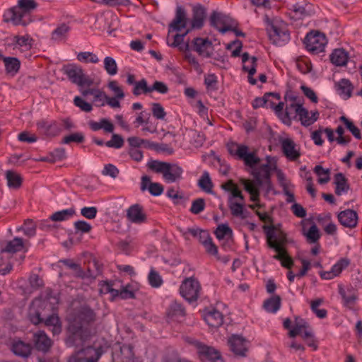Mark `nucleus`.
<instances>
[{
    "label": "nucleus",
    "mask_w": 362,
    "mask_h": 362,
    "mask_svg": "<svg viewBox=\"0 0 362 362\" xmlns=\"http://www.w3.org/2000/svg\"><path fill=\"white\" fill-rule=\"evenodd\" d=\"M211 24L221 33L233 31L238 36H243L242 32L235 29V22L229 16L220 13H214L211 16Z\"/></svg>",
    "instance_id": "obj_5"
},
{
    "label": "nucleus",
    "mask_w": 362,
    "mask_h": 362,
    "mask_svg": "<svg viewBox=\"0 0 362 362\" xmlns=\"http://www.w3.org/2000/svg\"><path fill=\"white\" fill-rule=\"evenodd\" d=\"M307 328H308V323L303 319L296 317L294 326L290 329L288 335L291 337H295L297 335H300Z\"/></svg>",
    "instance_id": "obj_51"
},
{
    "label": "nucleus",
    "mask_w": 362,
    "mask_h": 362,
    "mask_svg": "<svg viewBox=\"0 0 362 362\" xmlns=\"http://www.w3.org/2000/svg\"><path fill=\"white\" fill-rule=\"evenodd\" d=\"M81 94L83 97L91 95L93 97L92 102L95 107H101L106 105L107 95L100 89L98 88H88L82 90Z\"/></svg>",
    "instance_id": "obj_20"
},
{
    "label": "nucleus",
    "mask_w": 362,
    "mask_h": 362,
    "mask_svg": "<svg viewBox=\"0 0 362 362\" xmlns=\"http://www.w3.org/2000/svg\"><path fill=\"white\" fill-rule=\"evenodd\" d=\"M303 106L294 101L287 104L286 107L281 110V114H278L277 116L279 119L286 124H290L291 119L298 117L300 110Z\"/></svg>",
    "instance_id": "obj_14"
},
{
    "label": "nucleus",
    "mask_w": 362,
    "mask_h": 362,
    "mask_svg": "<svg viewBox=\"0 0 362 362\" xmlns=\"http://www.w3.org/2000/svg\"><path fill=\"white\" fill-rule=\"evenodd\" d=\"M141 190H148L153 196H160L163 192V187L158 182H152L151 177L147 175H144L141 177Z\"/></svg>",
    "instance_id": "obj_24"
},
{
    "label": "nucleus",
    "mask_w": 362,
    "mask_h": 362,
    "mask_svg": "<svg viewBox=\"0 0 362 362\" xmlns=\"http://www.w3.org/2000/svg\"><path fill=\"white\" fill-rule=\"evenodd\" d=\"M189 21L186 16V13L182 7H177L176 11L175 18L170 24L169 33L173 32H184L189 29L188 24Z\"/></svg>",
    "instance_id": "obj_17"
},
{
    "label": "nucleus",
    "mask_w": 362,
    "mask_h": 362,
    "mask_svg": "<svg viewBox=\"0 0 362 362\" xmlns=\"http://www.w3.org/2000/svg\"><path fill=\"white\" fill-rule=\"evenodd\" d=\"M112 361L113 362H134L132 349L127 345L119 347V353H113Z\"/></svg>",
    "instance_id": "obj_30"
},
{
    "label": "nucleus",
    "mask_w": 362,
    "mask_h": 362,
    "mask_svg": "<svg viewBox=\"0 0 362 362\" xmlns=\"http://www.w3.org/2000/svg\"><path fill=\"white\" fill-rule=\"evenodd\" d=\"M281 146L284 155L288 158H298L300 156L298 147L291 139H285L282 140Z\"/></svg>",
    "instance_id": "obj_31"
},
{
    "label": "nucleus",
    "mask_w": 362,
    "mask_h": 362,
    "mask_svg": "<svg viewBox=\"0 0 362 362\" xmlns=\"http://www.w3.org/2000/svg\"><path fill=\"white\" fill-rule=\"evenodd\" d=\"M272 246L273 247V249L276 252V255L274 256V258L281 261V264L283 267L290 269L292 267L293 262L291 257L288 255L286 250L284 248H280L276 245H273Z\"/></svg>",
    "instance_id": "obj_39"
},
{
    "label": "nucleus",
    "mask_w": 362,
    "mask_h": 362,
    "mask_svg": "<svg viewBox=\"0 0 362 362\" xmlns=\"http://www.w3.org/2000/svg\"><path fill=\"white\" fill-rule=\"evenodd\" d=\"M124 144L123 137L117 134H112L111 139L105 143V145L110 148H121Z\"/></svg>",
    "instance_id": "obj_62"
},
{
    "label": "nucleus",
    "mask_w": 362,
    "mask_h": 362,
    "mask_svg": "<svg viewBox=\"0 0 362 362\" xmlns=\"http://www.w3.org/2000/svg\"><path fill=\"white\" fill-rule=\"evenodd\" d=\"M334 87L337 94L343 99L346 100L351 96L354 87L349 80L342 78L335 83Z\"/></svg>",
    "instance_id": "obj_28"
},
{
    "label": "nucleus",
    "mask_w": 362,
    "mask_h": 362,
    "mask_svg": "<svg viewBox=\"0 0 362 362\" xmlns=\"http://www.w3.org/2000/svg\"><path fill=\"white\" fill-rule=\"evenodd\" d=\"M45 325L49 327L53 334H59L62 331V325L59 317L52 314L45 320Z\"/></svg>",
    "instance_id": "obj_44"
},
{
    "label": "nucleus",
    "mask_w": 362,
    "mask_h": 362,
    "mask_svg": "<svg viewBox=\"0 0 362 362\" xmlns=\"http://www.w3.org/2000/svg\"><path fill=\"white\" fill-rule=\"evenodd\" d=\"M339 122L343 123L345 128L349 131L356 139H360L361 138L360 129L354 124L352 120L345 116H341L339 117Z\"/></svg>",
    "instance_id": "obj_45"
},
{
    "label": "nucleus",
    "mask_w": 362,
    "mask_h": 362,
    "mask_svg": "<svg viewBox=\"0 0 362 362\" xmlns=\"http://www.w3.org/2000/svg\"><path fill=\"white\" fill-rule=\"evenodd\" d=\"M215 235L218 239L221 240L226 237H231L233 231L227 224H221L218 226L215 230Z\"/></svg>",
    "instance_id": "obj_61"
},
{
    "label": "nucleus",
    "mask_w": 362,
    "mask_h": 362,
    "mask_svg": "<svg viewBox=\"0 0 362 362\" xmlns=\"http://www.w3.org/2000/svg\"><path fill=\"white\" fill-rule=\"evenodd\" d=\"M267 30L269 39L276 45L281 46L290 40L286 24L279 18L269 19L266 18Z\"/></svg>",
    "instance_id": "obj_3"
},
{
    "label": "nucleus",
    "mask_w": 362,
    "mask_h": 362,
    "mask_svg": "<svg viewBox=\"0 0 362 362\" xmlns=\"http://www.w3.org/2000/svg\"><path fill=\"white\" fill-rule=\"evenodd\" d=\"M330 60L335 66H345L349 60V54L344 49H336L331 54Z\"/></svg>",
    "instance_id": "obj_37"
},
{
    "label": "nucleus",
    "mask_w": 362,
    "mask_h": 362,
    "mask_svg": "<svg viewBox=\"0 0 362 362\" xmlns=\"http://www.w3.org/2000/svg\"><path fill=\"white\" fill-rule=\"evenodd\" d=\"M32 351V346L28 343L22 341H15L12 344V351L14 354L21 356L28 357Z\"/></svg>",
    "instance_id": "obj_40"
},
{
    "label": "nucleus",
    "mask_w": 362,
    "mask_h": 362,
    "mask_svg": "<svg viewBox=\"0 0 362 362\" xmlns=\"http://www.w3.org/2000/svg\"><path fill=\"white\" fill-rule=\"evenodd\" d=\"M74 214V210L72 209H64L54 213L50 219L54 221H63L71 218Z\"/></svg>",
    "instance_id": "obj_54"
},
{
    "label": "nucleus",
    "mask_w": 362,
    "mask_h": 362,
    "mask_svg": "<svg viewBox=\"0 0 362 362\" xmlns=\"http://www.w3.org/2000/svg\"><path fill=\"white\" fill-rule=\"evenodd\" d=\"M99 349L87 346L76 352L69 360V362H97L101 356Z\"/></svg>",
    "instance_id": "obj_9"
},
{
    "label": "nucleus",
    "mask_w": 362,
    "mask_h": 362,
    "mask_svg": "<svg viewBox=\"0 0 362 362\" xmlns=\"http://www.w3.org/2000/svg\"><path fill=\"white\" fill-rule=\"evenodd\" d=\"M198 186L208 194L213 193V183L208 172L204 171L198 181Z\"/></svg>",
    "instance_id": "obj_47"
},
{
    "label": "nucleus",
    "mask_w": 362,
    "mask_h": 362,
    "mask_svg": "<svg viewBox=\"0 0 362 362\" xmlns=\"http://www.w3.org/2000/svg\"><path fill=\"white\" fill-rule=\"evenodd\" d=\"M243 68L244 71L248 73V81L252 85L257 83L252 76L256 73L257 59L255 57H250L247 53H243L242 55Z\"/></svg>",
    "instance_id": "obj_21"
},
{
    "label": "nucleus",
    "mask_w": 362,
    "mask_h": 362,
    "mask_svg": "<svg viewBox=\"0 0 362 362\" xmlns=\"http://www.w3.org/2000/svg\"><path fill=\"white\" fill-rule=\"evenodd\" d=\"M304 235L309 243H315L320 238L319 230L315 224L312 225Z\"/></svg>",
    "instance_id": "obj_58"
},
{
    "label": "nucleus",
    "mask_w": 362,
    "mask_h": 362,
    "mask_svg": "<svg viewBox=\"0 0 362 362\" xmlns=\"http://www.w3.org/2000/svg\"><path fill=\"white\" fill-rule=\"evenodd\" d=\"M24 245L22 238H15L12 240L8 241L5 247L2 248L0 250V254L1 255V259H2V255L5 253H15L19 251H21L23 249Z\"/></svg>",
    "instance_id": "obj_35"
},
{
    "label": "nucleus",
    "mask_w": 362,
    "mask_h": 362,
    "mask_svg": "<svg viewBox=\"0 0 362 362\" xmlns=\"http://www.w3.org/2000/svg\"><path fill=\"white\" fill-rule=\"evenodd\" d=\"M265 98V107L274 110L277 115L281 114V110H284V104L280 101V95L275 93H268L264 94Z\"/></svg>",
    "instance_id": "obj_25"
},
{
    "label": "nucleus",
    "mask_w": 362,
    "mask_h": 362,
    "mask_svg": "<svg viewBox=\"0 0 362 362\" xmlns=\"http://www.w3.org/2000/svg\"><path fill=\"white\" fill-rule=\"evenodd\" d=\"M200 290L201 286L199 281L192 277L185 279L180 286L181 296L189 302L197 300Z\"/></svg>",
    "instance_id": "obj_6"
},
{
    "label": "nucleus",
    "mask_w": 362,
    "mask_h": 362,
    "mask_svg": "<svg viewBox=\"0 0 362 362\" xmlns=\"http://www.w3.org/2000/svg\"><path fill=\"white\" fill-rule=\"evenodd\" d=\"M37 129L47 136H53L56 134L57 128L54 120L41 119L37 122Z\"/></svg>",
    "instance_id": "obj_38"
},
{
    "label": "nucleus",
    "mask_w": 362,
    "mask_h": 362,
    "mask_svg": "<svg viewBox=\"0 0 362 362\" xmlns=\"http://www.w3.org/2000/svg\"><path fill=\"white\" fill-rule=\"evenodd\" d=\"M88 124L94 132L103 129L105 133H113L115 129L113 123L107 118H101L98 121L90 120Z\"/></svg>",
    "instance_id": "obj_27"
},
{
    "label": "nucleus",
    "mask_w": 362,
    "mask_h": 362,
    "mask_svg": "<svg viewBox=\"0 0 362 362\" xmlns=\"http://www.w3.org/2000/svg\"><path fill=\"white\" fill-rule=\"evenodd\" d=\"M5 177L7 181V186L9 189H18L21 187L23 179L19 173L13 170H8L5 172Z\"/></svg>",
    "instance_id": "obj_36"
},
{
    "label": "nucleus",
    "mask_w": 362,
    "mask_h": 362,
    "mask_svg": "<svg viewBox=\"0 0 362 362\" xmlns=\"http://www.w3.org/2000/svg\"><path fill=\"white\" fill-rule=\"evenodd\" d=\"M192 344L196 349L197 353L201 360H206L211 362H224L220 352L215 348L207 346L198 341H194Z\"/></svg>",
    "instance_id": "obj_7"
},
{
    "label": "nucleus",
    "mask_w": 362,
    "mask_h": 362,
    "mask_svg": "<svg viewBox=\"0 0 362 362\" xmlns=\"http://www.w3.org/2000/svg\"><path fill=\"white\" fill-rule=\"evenodd\" d=\"M286 234L276 226L269 227L267 230V241L269 247L273 249L272 245H276L280 248H284L283 245L286 243Z\"/></svg>",
    "instance_id": "obj_15"
},
{
    "label": "nucleus",
    "mask_w": 362,
    "mask_h": 362,
    "mask_svg": "<svg viewBox=\"0 0 362 362\" xmlns=\"http://www.w3.org/2000/svg\"><path fill=\"white\" fill-rule=\"evenodd\" d=\"M95 313L88 307H82L70 314L67 319L66 346L69 347L82 346L86 329L90 323L95 322Z\"/></svg>",
    "instance_id": "obj_1"
},
{
    "label": "nucleus",
    "mask_w": 362,
    "mask_h": 362,
    "mask_svg": "<svg viewBox=\"0 0 362 362\" xmlns=\"http://www.w3.org/2000/svg\"><path fill=\"white\" fill-rule=\"evenodd\" d=\"M70 30L69 25L63 23L58 26L52 33V38L59 40L64 38Z\"/></svg>",
    "instance_id": "obj_64"
},
{
    "label": "nucleus",
    "mask_w": 362,
    "mask_h": 362,
    "mask_svg": "<svg viewBox=\"0 0 362 362\" xmlns=\"http://www.w3.org/2000/svg\"><path fill=\"white\" fill-rule=\"evenodd\" d=\"M64 74L74 83L79 86H83L87 83V80L84 76L83 71L81 67L76 64H69L63 67Z\"/></svg>",
    "instance_id": "obj_11"
},
{
    "label": "nucleus",
    "mask_w": 362,
    "mask_h": 362,
    "mask_svg": "<svg viewBox=\"0 0 362 362\" xmlns=\"http://www.w3.org/2000/svg\"><path fill=\"white\" fill-rule=\"evenodd\" d=\"M45 304V301L42 300L41 299H35L29 308V317L30 321L35 324L37 325L40 322H42V318L40 317L41 313L37 309V308Z\"/></svg>",
    "instance_id": "obj_34"
},
{
    "label": "nucleus",
    "mask_w": 362,
    "mask_h": 362,
    "mask_svg": "<svg viewBox=\"0 0 362 362\" xmlns=\"http://www.w3.org/2000/svg\"><path fill=\"white\" fill-rule=\"evenodd\" d=\"M3 17L6 22L12 23L14 25H25L28 23V21L25 19V14L18 6L5 11Z\"/></svg>",
    "instance_id": "obj_16"
},
{
    "label": "nucleus",
    "mask_w": 362,
    "mask_h": 362,
    "mask_svg": "<svg viewBox=\"0 0 362 362\" xmlns=\"http://www.w3.org/2000/svg\"><path fill=\"white\" fill-rule=\"evenodd\" d=\"M227 148L231 156L238 158H257L255 151L243 144L230 141L228 143Z\"/></svg>",
    "instance_id": "obj_12"
},
{
    "label": "nucleus",
    "mask_w": 362,
    "mask_h": 362,
    "mask_svg": "<svg viewBox=\"0 0 362 362\" xmlns=\"http://www.w3.org/2000/svg\"><path fill=\"white\" fill-rule=\"evenodd\" d=\"M168 316L171 318L178 320L185 315V310L182 304L177 302H173L168 311Z\"/></svg>",
    "instance_id": "obj_48"
},
{
    "label": "nucleus",
    "mask_w": 362,
    "mask_h": 362,
    "mask_svg": "<svg viewBox=\"0 0 362 362\" xmlns=\"http://www.w3.org/2000/svg\"><path fill=\"white\" fill-rule=\"evenodd\" d=\"M338 219L340 223L344 227L353 228L358 223V214L351 209H346L338 214Z\"/></svg>",
    "instance_id": "obj_23"
},
{
    "label": "nucleus",
    "mask_w": 362,
    "mask_h": 362,
    "mask_svg": "<svg viewBox=\"0 0 362 362\" xmlns=\"http://www.w3.org/2000/svg\"><path fill=\"white\" fill-rule=\"evenodd\" d=\"M16 47L19 48L22 51H26L31 48L32 39L28 35L16 37Z\"/></svg>",
    "instance_id": "obj_55"
},
{
    "label": "nucleus",
    "mask_w": 362,
    "mask_h": 362,
    "mask_svg": "<svg viewBox=\"0 0 362 362\" xmlns=\"http://www.w3.org/2000/svg\"><path fill=\"white\" fill-rule=\"evenodd\" d=\"M244 201L235 202L232 198H228V207L230 210L231 214L233 216L239 217L242 219L246 216L244 214Z\"/></svg>",
    "instance_id": "obj_43"
},
{
    "label": "nucleus",
    "mask_w": 362,
    "mask_h": 362,
    "mask_svg": "<svg viewBox=\"0 0 362 362\" xmlns=\"http://www.w3.org/2000/svg\"><path fill=\"white\" fill-rule=\"evenodd\" d=\"M206 17L205 9L200 6H194L193 8V17L190 22L192 29H199L204 25Z\"/></svg>",
    "instance_id": "obj_32"
},
{
    "label": "nucleus",
    "mask_w": 362,
    "mask_h": 362,
    "mask_svg": "<svg viewBox=\"0 0 362 362\" xmlns=\"http://www.w3.org/2000/svg\"><path fill=\"white\" fill-rule=\"evenodd\" d=\"M129 149L134 150L138 148H144L146 150L153 151L158 153L164 152L165 148L150 140L144 139L138 136H130L127 140Z\"/></svg>",
    "instance_id": "obj_10"
},
{
    "label": "nucleus",
    "mask_w": 362,
    "mask_h": 362,
    "mask_svg": "<svg viewBox=\"0 0 362 362\" xmlns=\"http://www.w3.org/2000/svg\"><path fill=\"white\" fill-rule=\"evenodd\" d=\"M327 42L325 35L317 31L310 32L306 35L305 40L307 49L313 53L322 52Z\"/></svg>",
    "instance_id": "obj_8"
},
{
    "label": "nucleus",
    "mask_w": 362,
    "mask_h": 362,
    "mask_svg": "<svg viewBox=\"0 0 362 362\" xmlns=\"http://www.w3.org/2000/svg\"><path fill=\"white\" fill-rule=\"evenodd\" d=\"M17 6L27 16L31 11L37 7V4L34 0H18Z\"/></svg>",
    "instance_id": "obj_59"
},
{
    "label": "nucleus",
    "mask_w": 362,
    "mask_h": 362,
    "mask_svg": "<svg viewBox=\"0 0 362 362\" xmlns=\"http://www.w3.org/2000/svg\"><path fill=\"white\" fill-rule=\"evenodd\" d=\"M336 188L335 193L338 196H341L348 192L349 189V185L347 182V180L342 173H337L334 176V182Z\"/></svg>",
    "instance_id": "obj_41"
},
{
    "label": "nucleus",
    "mask_w": 362,
    "mask_h": 362,
    "mask_svg": "<svg viewBox=\"0 0 362 362\" xmlns=\"http://www.w3.org/2000/svg\"><path fill=\"white\" fill-rule=\"evenodd\" d=\"M310 5L297 3L293 5V18H303L310 14Z\"/></svg>",
    "instance_id": "obj_50"
},
{
    "label": "nucleus",
    "mask_w": 362,
    "mask_h": 362,
    "mask_svg": "<svg viewBox=\"0 0 362 362\" xmlns=\"http://www.w3.org/2000/svg\"><path fill=\"white\" fill-rule=\"evenodd\" d=\"M244 160L245 165L251 169L252 174L259 185L269 180L271 173L276 168L274 160H266L265 163H261V160Z\"/></svg>",
    "instance_id": "obj_4"
},
{
    "label": "nucleus",
    "mask_w": 362,
    "mask_h": 362,
    "mask_svg": "<svg viewBox=\"0 0 362 362\" xmlns=\"http://www.w3.org/2000/svg\"><path fill=\"white\" fill-rule=\"evenodd\" d=\"M77 59L83 63L96 64L99 62V59L96 54L91 52H81L76 55Z\"/></svg>",
    "instance_id": "obj_53"
},
{
    "label": "nucleus",
    "mask_w": 362,
    "mask_h": 362,
    "mask_svg": "<svg viewBox=\"0 0 362 362\" xmlns=\"http://www.w3.org/2000/svg\"><path fill=\"white\" fill-rule=\"evenodd\" d=\"M319 117V112L317 110L308 111L304 107L300 110L298 119L303 126H310L315 122Z\"/></svg>",
    "instance_id": "obj_33"
},
{
    "label": "nucleus",
    "mask_w": 362,
    "mask_h": 362,
    "mask_svg": "<svg viewBox=\"0 0 362 362\" xmlns=\"http://www.w3.org/2000/svg\"><path fill=\"white\" fill-rule=\"evenodd\" d=\"M104 69L110 76H115L117 74V65L116 61L112 57H105Z\"/></svg>",
    "instance_id": "obj_57"
},
{
    "label": "nucleus",
    "mask_w": 362,
    "mask_h": 362,
    "mask_svg": "<svg viewBox=\"0 0 362 362\" xmlns=\"http://www.w3.org/2000/svg\"><path fill=\"white\" fill-rule=\"evenodd\" d=\"M204 318L209 326L212 327H218L223 322V315L220 311L216 309L206 311L204 313Z\"/></svg>",
    "instance_id": "obj_29"
},
{
    "label": "nucleus",
    "mask_w": 362,
    "mask_h": 362,
    "mask_svg": "<svg viewBox=\"0 0 362 362\" xmlns=\"http://www.w3.org/2000/svg\"><path fill=\"white\" fill-rule=\"evenodd\" d=\"M33 342L39 351L47 352L52 345V340L43 331H38L33 334Z\"/></svg>",
    "instance_id": "obj_26"
},
{
    "label": "nucleus",
    "mask_w": 362,
    "mask_h": 362,
    "mask_svg": "<svg viewBox=\"0 0 362 362\" xmlns=\"http://www.w3.org/2000/svg\"><path fill=\"white\" fill-rule=\"evenodd\" d=\"M314 171L319 177L318 182L320 184H325L329 181V169H325L320 165H316Z\"/></svg>",
    "instance_id": "obj_60"
},
{
    "label": "nucleus",
    "mask_w": 362,
    "mask_h": 362,
    "mask_svg": "<svg viewBox=\"0 0 362 362\" xmlns=\"http://www.w3.org/2000/svg\"><path fill=\"white\" fill-rule=\"evenodd\" d=\"M147 167L156 173H160L163 179L169 183L175 182L182 177V169L177 164L151 160Z\"/></svg>",
    "instance_id": "obj_2"
},
{
    "label": "nucleus",
    "mask_w": 362,
    "mask_h": 362,
    "mask_svg": "<svg viewBox=\"0 0 362 362\" xmlns=\"http://www.w3.org/2000/svg\"><path fill=\"white\" fill-rule=\"evenodd\" d=\"M242 183L244 185L245 190L250 193L251 200L252 202H257L259 199V196L258 188L254 183L246 180H243Z\"/></svg>",
    "instance_id": "obj_56"
},
{
    "label": "nucleus",
    "mask_w": 362,
    "mask_h": 362,
    "mask_svg": "<svg viewBox=\"0 0 362 362\" xmlns=\"http://www.w3.org/2000/svg\"><path fill=\"white\" fill-rule=\"evenodd\" d=\"M228 344L231 351L240 356H245L247 349V341L245 338L240 335L233 334L228 339Z\"/></svg>",
    "instance_id": "obj_19"
},
{
    "label": "nucleus",
    "mask_w": 362,
    "mask_h": 362,
    "mask_svg": "<svg viewBox=\"0 0 362 362\" xmlns=\"http://www.w3.org/2000/svg\"><path fill=\"white\" fill-rule=\"evenodd\" d=\"M127 217L131 222L139 224L144 223L146 220L143 206L139 204H133L129 207L127 211Z\"/></svg>",
    "instance_id": "obj_22"
},
{
    "label": "nucleus",
    "mask_w": 362,
    "mask_h": 362,
    "mask_svg": "<svg viewBox=\"0 0 362 362\" xmlns=\"http://www.w3.org/2000/svg\"><path fill=\"white\" fill-rule=\"evenodd\" d=\"M180 49L184 52L185 59L189 64H190L196 71H201L200 64L198 60L197 59L196 57L193 55L192 53H190L189 51V45L186 44L183 45V47H180Z\"/></svg>",
    "instance_id": "obj_49"
},
{
    "label": "nucleus",
    "mask_w": 362,
    "mask_h": 362,
    "mask_svg": "<svg viewBox=\"0 0 362 362\" xmlns=\"http://www.w3.org/2000/svg\"><path fill=\"white\" fill-rule=\"evenodd\" d=\"M3 60L6 73L11 76H15L20 69V61L16 57H4Z\"/></svg>",
    "instance_id": "obj_42"
},
{
    "label": "nucleus",
    "mask_w": 362,
    "mask_h": 362,
    "mask_svg": "<svg viewBox=\"0 0 362 362\" xmlns=\"http://www.w3.org/2000/svg\"><path fill=\"white\" fill-rule=\"evenodd\" d=\"M350 264V261L346 258L340 259L331 268L332 272L336 277L339 276L341 272L346 268Z\"/></svg>",
    "instance_id": "obj_63"
},
{
    "label": "nucleus",
    "mask_w": 362,
    "mask_h": 362,
    "mask_svg": "<svg viewBox=\"0 0 362 362\" xmlns=\"http://www.w3.org/2000/svg\"><path fill=\"white\" fill-rule=\"evenodd\" d=\"M151 93V86H148L146 79L143 78L134 83L133 94L140 95L141 94H147Z\"/></svg>",
    "instance_id": "obj_52"
},
{
    "label": "nucleus",
    "mask_w": 362,
    "mask_h": 362,
    "mask_svg": "<svg viewBox=\"0 0 362 362\" xmlns=\"http://www.w3.org/2000/svg\"><path fill=\"white\" fill-rule=\"evenodd\" d=\"M281 307V298L274 296L264 302V309L272 313H276Z\"/></svg>",
    "instance_id": "obj_46"
},
{
    "label": "nucleus",
    "mask_w": 362,
    "mask_h": 362,
    "mask_svg": "<svg viewBox=\"0 0 362 362\" xmlns=\"http://www.w3.org/2000/svg\"><path fill=\"white\" fill-rule=\"evenodd\" d=\"M192 46L193 49L204 57H211L214 52L213 44L207 38H194L192 41Z\"/></svg>",
    "instance_id": "obj_18"
},
{
    "label": "nucleus",
    "mask_w": 362,
    "mask_h": 362,
    "mask_svg": "<svg viewBox=\"0 0 362 362\" xmlns=\"http://www.w3.org/2000/svg\"><path fill=\"white\" fill-rule=\"evenodd\" d=\"M344 129L346 128L341 122L337 126L335 132L332 129L325 128V137L329 142L336 141L340 145H346L349 143L351 139L349 136L344 134Z\"/></svg>",
    "instance_id": "obj_13"
}]
</instances>
